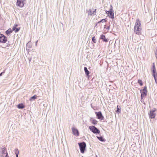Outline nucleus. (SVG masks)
Returning a JSON list of instances; mask_svg holds the SVG:
<instances>
[{"label":"nucleus","mask_w":157,"mask_h":157,"mask_svg":"<svg viewBox=\"0 0 157 157\" xmlns=\"http://www.w3.org/2000/svg\"><path fill=\"white\" fill-rule=\"evenodd\" d=\"M90 120L93 124L96 125L97 124L98 121L95 119H93L92 118H91Z\"/></svg>","instance_id":"nucleus-16"},{"label":"nucleus","mask_w":157,"mask_h":157,"mask_svg":"<svg viewBox=\"0 0 157 157\" xmlns=\"http://www.w3.org/2000/svg\"><path fill=\"white\" fill-rule=\"evenodd\" d=\"M109 11L110 12H114L113 10V7L112 5L110 6V8L109 10Z\"/></svg>","instance_id":"nucleus-28"},{"label":"nucleus","mask_w":157,"mask_h":157,"mask_svg":"<svg viewBox=\"0 0 157 157\" xmlns=\"http://www.w3.org/2000/svg\"><path fill=\"white\" fill-rule=\"evenodd\" d=\"M78 144L79 145L80 150L82 153H84L86 150V144L84 142L78 143Z\"/></svg>","instance_id":"nucleus-2"},{"label":"nucleus","mask_w":157,"mask_h":157,"mask_svg":"<svg viewBox=\"0 0 157 157\" xmlns=\"http://www.w3.org/2000/svg\"><path fill=\"white\" fill-rule=\"evenodd\" d=\"M97 24H98L97 23V24H96L95 26H97Z\"/></svg>","instance_id":"nucleus-42"},{"label":"nucleus","mask_w":157,"mask_h":157,"mask_svg":"<svg viewBox=\"0 0 157 157\" xmlns=\"http://www.w3.org/2000/svg\"><path fill=\"white\" fill-rule=\"evenodd\" d=\"M157 110V109L156 108H154L153 109L150 110V111H153V112L155 113V111H156Z\"/></svg>","instance_id":"nucleus-32"},{"label":"nucleus","mask_w":157,"mask_h":157,"mask_svg":"<svg viewBox=\"0 0 157 157\" xmlns=\"http://www.w3.org/2000/svg\"><path fill=\"white\" fill-rule=\"evenodd\" d=\"M17 108L20 109H22L25 107V106L23 105V103L19 104L17 105Z\"/></svg>","instance_id":"nucleus-13"},{"label":"nucleus","mask_w":157,"mask_h":157,"mask_svg":"<svg viewBox=\"0 0 157 157\" xmlns=\"http://www.w3.org/2000/svg\"><path fill=\"white\" fill-rule=\"evenodd\" d=\"M106 18L105 19H101L100 21L98 22V24L100 22L103 23L104 22H106Z\"/></svg>","instance_id":"nucleus-26"},{"label":"nucleus","mask_w":157,"mask_h":157,"mask_svg":"<svg viewBox=\"0 0 157 157\" xmlns=\"http://www.w3.org/2000/svg\"><path fill=\"white\" fill-rule=\"evenodd\" d=\"M92 41L94 43H96V39L95 38V36H93L92 37Z\"/></svg>","instance_id":"nucleus-27"},{"label":"nucleus","mask_w":157,"mask_h":157,"mask_svg":"<svg viewBox=\"0 0 157 157\" xmlns=\"http://www.w3.org/2000/svg\"><path fill=\"white\" fill-rule=\"evenodd\" d=\"M152 75L154 77L156 84L157 83V74L156 71H151Z\"/></svg>","instance_id":"nucleus-11"},{"label":"nucleus","mask_w":157,"mask_h":157,"mask_svg":"<svg viewBox=\"0 0 157 157\" xmlns=\"http://www.w3.org/2000/svg\"><path fill=\"white\" fill-rule=\"evenodd\" d=\"M38 41V40H37L36 42V45H37V43Z\"/></svg>","instance_id":"nucleus-38"},{"label":"nucleus","mask_w":157,"mask_h":157,"mask_svg":"<svg viewBox=\"0 0 157 157\" xmlns=\"http://www.w3.org/2000/svg\"><path fill=\"white\" fill-rule=\"evenodd\" d=\"M97 138L101 142H105L106 140L102 136H97Z\"/></svg>","instance_id":"nucleus-14"},{"label":"nucleus","mask_w":157,"mask_h":157,"mask_svg":"<svg viewBox=\"0 0 157 157\" xmlns=\"http://www.w3.org/2000/svg\"><path fill=\"white\" fill-rule=\"evenodd\" d=\"M15 153L16 155V157H18L19 151L17 148L15 149Z\"/></svg>","instance_id":"nucleus-19"},{"label":"nucleus","mask_w":157,"mask_h":157,"mask_svg":"<svg viewBox=\"0 0 157 157\" xmlns=\"http://www.w3.org/2000/svg\"><path fill=\"white\" fill-rule=\"evenodd\" d=\"M90 130L94 134H99L100 132L99 130L94 126H91L89 127Z\"/></svg>","instance_id":"nucleus-3"},{"label":"nucleus","mask_w":157,"mask_h":157,"mask_svg":"<svg viewBox=\"0 0 157 157\" xmlns=\"http://www.w3.org/2000/svg\"><path fill=\"white\" fill-rule=\"evenodd\" d=\"M25 0H17L16 5L20 7H22L25 4Z\"/></svg>","instance_id":"nucleus-5"},{"label":"nucleus","mask_w":157,"mask_h":157,"mask_svg":"<svg viewBox=\"0 0 157 157\" xmlns=\"http://www.w3.org/2000/svg\"><path fill=\"white\" fill-rule=\"evenodd\" d=\"M20 29V28H15V29H13V30L14 31L15 33L18 32Z\"/></svg>","instance_id":"nucleus-25"},{"label":"nucleus","mask_w":157,"mask_h":157,"mask_svg":"<svg viewBox=\"0 0 157 157\" xmlns=\"http://www.w3.org/2000/svg\"><path fill=\"white\" fill-rule=\"evenodd\" d=\"M140 92L141 93V96H146L147 94V87L146 86H144L143 89L140 90Z\"/></svg>","instance_id":"nucleus-6"},{"label":"nucleus","mask_w":157,"mask_h":157,"mask_svg":"<svg viewBox=\"0 0 157 157\" xmlns=\"http://www.w3.org/2000/svg\"><path fill=\"white\" fill-rule=\"evenodd\" d=\"M96 9H95L94 11H92L91 10H89V11H88V12H90L88 13L89 14H90L91 16L92 15H94L95 14V12Z\"/></svg>","instance_id":"nucleus-17"},{"label":"nucleus","mask_w":157,"mask_h":157,"mask_svg":"<svg viewBox=\"0 0 157 157\" xmlns=\"http://www.w3.org/2000/svg\"><path fill=\"white\" fill-rule=\"evenodd\" d=\"M95 113L98 119L101 120L104 119V117L101 111H99L98 112H95Z\"/></svg>","instance_id":"nucleus-7"},{"label":"nucleus","mask_w":157,"mask_h":157,"mask_svg":"<svg viewBox=\"0 0 157 157\" xmlns=\"http://www.w3.org/2000/svg\"><path fill=\"white\" fill-rule=\"evenodd\" d=\"M121 111V108L120 106L117 105V110L116 111V113H120Z\"/></svg>","instance_id":"nucleus-20"},{"label":"nucleus","mask_w":157,"mask_h":157,"mask_svg":"<svg viewBox=\"0 0 157 157\" xmlns=\"http://www.w3.org/2000/svg\"><path fill=\"white\" fill-rule=\"evenodd\" d=\"M6 148L5 147H3L2 149V153L3 155L5 154L6 153Z\"/></svg>","instance_id":"nucleus-23"},{"label":"nucleus","mask_w":157,"mask_h":157,"mask_svg":"<svg viewBox=\"0 0 157 157\" xmlns=\"http://www.w3.org/2000/svg\"><path fill=\"white\" fill-rule=\"evenodd\" d=\"M105 12H106V14H109V13L110 12H109V11L106 10L105 11Z\"/></svg>","instance_id":"nucleus-33"},{"label":"nucleus","mask_w":157,"mask_h":157,"mask_svg":"<svg viewBox=\"0 0 157 157\" xmlns=\"http://www.w3.org/2000/svg\"><path fill=\"white\" fill-rule=\"evenodd\" d=\"M6 155L5 157H8L9 156H8V155L7 152H6Z\"/></svg>","instance_id":"nucleus-34"},{"label":"nucleus","mask_w":157,"mask_h":157,"mask_svg":"<svg viewBox=\"0 0 157 157\" xmlns=\"http://www.w3.org/2000/svg\"><path fill=\"white\" fill-rule=\"evenodd\" d=\"M7 40V37L3 34L0 33V43H6Z\"/></svg>","instance_id":"nucleus-4"},{"label":"nucleus","mask_w":157,"mask_h":157,"mask_svg":"<svg viewBox=\"0 0 157 157\" xmlns=\"http://www.w3.org/2000/svg\"><path fill=\"white\" fill-rule=\"evenodd\" d=\"M10 45V44H8L7 46H9Z\"/></svg>","instance_id":"nucleus-39"},{"label":"nucleus","mask_w":157,"mask_h":157,"mask_svg":"<svg viewBox=\"0 0 157 157\" xmlns=\"http://www.w3.org/2000/svg\"><path fill=\"white\" fill-rule=\"evenodd\" d=\"M110 29V26H108L106 28V29L108 30H109Z\"/></svg>","instance_id":"nucleus-35"},{"label":"nucleus","mask_w":157,"mask_h":157,"mask_svg":"<svg viewBox=\"0 0 157 157\" xmlns=\"http://www.w3.org/2000/svg\"><path fill=\"white\" fill-rule=\"evenodd\" d=\"M37 98V96L36 95H34L32 97H31L29 99V100L31 101H32L34 100Z\"/></svg>","instance_id":"nucleus-18"},{"label":"nucleus","mask_w":157,"mask_h":157,"mask_svg":"<svg viewBox=\"0 0 157 157\" xmlns=\"http://www.w3.org/2000/svg\"><path fill=\"white\" fill-rule=\"evenodd\" d=\"M106 27H105V25H104V29H105Z\"/></svg>","instance_id":"nucleus-40"},{"label":"nucleus","mask_w":157,"mask_h":157,"mask_svg":"<svg viewBox=\"0 0 157 157\" xmlns=\"http://www.w3.org/2000/svg\"><path fill=\"white\" fill-rule=\"evenodd\" d=\"M148 115L150 118L154 119L155 117L156 114L153 111H150L149 113H148Z\"/></svg>","instance_id":"nucleus-10"},{"label":"nucleus","mask_w":157,"mask_h":157,"mask_svg":"<svg viewBox=\"0 0 157 157\" xmlns=\"http://www.w3.org/2000/svg\"><path fill=\"white\" fill-rule=\"evenodd\" d=\"M5 72V70H4L2 72L0 73V77L2 76L3 75Z\"/></svg>","instance_id":"nucleus-30"},{"label":"nucleus","mask_w":157,"mask_h":157,"mask_svg":"<svg viewBox=\"0 0 157 157\" xmlns=\"http://www.w3.org/2000/svg\"><path fill=\"white\" fill-rule=\"evenodd\" d=\"M31 59H32L31 57H30L28 58V59H29V62H30L31 61Z\"/></svg>","instance_id":"nucleus-36"},{"label":"nucleus","mask_w":157,"mask_h":157,"mask_svg":"<svg viewBox=\"0 0 157 157\" xmlns=\"http://www.w3.org/2000/svg\"><path fill=\"white\" fill-rule=\"evenodd\" d=\"M1 157H3V155H2L1 156Z\"/></svg>","instance_id":"nucleus-41"},{"label":"nucleus","mask_w":157,"mask_h":157,"mask_svg":"<svg viewBox=\"0 0 157 157\" xmlns=\"http://www.w3.org/2000/svg\"><path fill=\"white\" fill-rule=\"evenodd\" d=\"M71 130L72 131L73 134L76 136H78L79 135V131L76 128L72 127L71 128Z\"/></svg>","instance_id":"nucleus-8"},{"label":"nucleus","mask_w":157,"mask_h":157,"mask_svg":"<svg viewBox=\"0 0 157 157\" xmlns=\"http://www.w3.org/2000/svg\"><path fill=\"white\" fill-rule=\"evenodd\" d=\"M138 82L140 86H142L143 84L142 81L140 79H139Z\"/></svg>","instance_id":"nucleus-24"},{"label":"nucleus","mask_w":157,"mask_h":157,"mask_svg":"<svg viewBox=\"0 0 157 157\" xmlns=\"http://www.w3.org/2000/svg\"><path fill=\"white\" fill-rule=\"evenodd\" d=\"M155 57H156V58L157 59V47H156L155 48Z\"/></svg>","instance_id":"nucleus-29"},{"label":"nucleus","mask_w":157,"mask_h":157,"mask_svg":"<svg viewBox=\"0 0 157 157\" xmlns=\"http://www.w3.org/2000/svg\"><path fill=\"white\" fill-rule=\"evenodd\" d=\"M84 69L86 76L88 77V78H89L90 77V71L88 70L87 68L86 67H84Z\"/></svg>","instance_id":"nucleus-12"},{"label":"nucleus","mask_w":157,"mask_h":157,"mask_svg":"<svg viewBox=\"0 0 157 157\" xmlns=\"http://www.w3.org/2000/svg\"><path fill=\"white\" fill-rule=\"evenodd\" d=\"M12 32L13 30L10 28L6 31L5 33L7 35L9 36Z\"/></svg>","instance_id":"nucleus-15"},{"label":"nucleus","mask_w":157,"mask_h":157,"mask_svg":"<svg viewBox=\"0 0 157 157\" xmlns=\"http://www.w3.org/2000/svg\"><path fill=\"white\" fill-rule=\"evenodd\" d=\"M17 26H18V25H17V24L14 25L12 28V29H15V28H17Z\"/></svg>","instance_id":"nucleus-31"},{"label":"nucleus","mask_w":157,"mask_h":157,"mask_svg":"<svg viewBox=\"0 0 157 157\" xmlns=\"http://www.w3.org/2000/svg\"><path fill=\"white\" fill-rule=\"evenodd\" d=\"M91 106H92V104H91ZM92 107V106H91Z\"/></svg>","instance_id":"nucleus-43"},{"label":"nucleus","mask_w":157,"mask_h":157,"mask_svg":"<svg viewBox=\"0 0 157 157\" xmlns=\"http://www.w3.org/2000/svg\"><path fill=\"white\" fill-rule=\"evenodd\" d=\"M109 14L110 15V18H111L113 19L114 18V12H110Z\"/></svg>","instance_id":"nucleus-21"},{"label":"nucleus","mask_w":157,"mask_h":157,"mask_svg":"<svg viewBox=\"0 0 157 157\" xmlns=\"http://www.w3.org/2000/svg\"><path fill=\"white\" fill-rule=\"evenodd\" d=\"M156 71L155 68V63H154L152 64L151 71Z\"/></svg>","instance_id":"nucleus-22"},{"label":"nucleus","mask_w":157,"mask_h":157,"mask_svg":"<svg viewBox=\"0 0 157 157\" xmlns=\"http://www.w3.org/2000/svg\"><path fill=\"white\" fill-rule=\"evenodd\" d=\"M140 21L139 19L136 20V23L134 27V32L136 34L140 35L141 34V28L140 27Z\"/></svg>","instance_id":"nucleus-1"},{"label":"nucleus","mask_w":157,"mask_h":157,"mask_svg":"<svg viewBox=\"0 0 157 157\" xmlns=\"http://www.w3.org/2000/svg\"><path fill=\"white\" fill-rule=\"evenodd\" d=\"M144 96H141V100H143V98H144Z\"/></svg>","instance_id":"nucleus-37"},{"label":"nucleus","mask_w":157,"mask_h":157,"mask_svg":"<svg viewBox=\"0 0 157 157\" xmlns=\"http://www.w3.org/2000/svg\"><path fill=\"white\" fill-rule=\"evenodd\" d=\"M100 39H101L103 42L107 43L109 41V39L106 38L105 36L103 34H101L100 35Z\"/></svg>","instance_id":"nucleus-9"}]
</instances>
